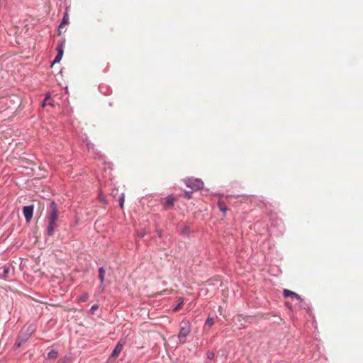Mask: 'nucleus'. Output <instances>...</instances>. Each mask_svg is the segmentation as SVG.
I'll list each match as a JSON object with an SVG mask.
<instances>
[{"mask_svg":"<svg viewBox=\"0 0 363 363\" xmlns=\"http://www.w3.org/2000/svg\"><path fill=\"white\" fill-rule=\"evenodd\" d=\"M58 216L59 211L57 209V204L55 201H52L50 203L45 218L46 222L48 223L47 235L48 236H52L54 234L55 229L57 228V224L56 221L58 218Z\"/></svg>","mask_w":363,"mask_h":363,"instance_id":"f257e3e1","label":"nucleus"},{"mask_svg":"<svg viewBox=\"0 0 363 363\" xmlns=\"http://www.w3.org/2000/svg\"><path fill=\"white\" fill-rule=\"evenodd\" d=\"M185 184L193 190H199L203 186V182L200 179L188 178L185 179Z\"/></svg>","mask_w":363,"mask_h":363,"instance_id":"f03ea898","label":"nucleus"},{"mask_svg":"<svg viewBox=\"0 0 363 363\" xmlns=\"http://www.w3.org/2000/svg\"><path fill=\"white\" fill-rule=\"evenodd\" d=\"M13 267L10 264H6L0 267V277L4 279H8L13 274Z\"/></svg>","mask_w":363,"mask_h":363,"instance_id":"7ed1b4c3","label":"nucleus"},{"mask_svg":"<svg viewBox=\"0 0 363 363\" xmlns=\"http://www.w3.org/2000/svg\"><path fill=\"white\" fill-rule=\"evenodd\" d=\"M191 332V327L188 323H184V325L181 326L179 333L178 335L179 340L181 343L186 342V338Z\"/></svg>","mask_w":363,"mask_h":363,"instance_id":"20e7f679","label":"nucleus"},{"mask_svg":"<svg viewBox=\"0 0 363 363\" xmlns=\"http://www.w3.org/2000/svg\"><path fill=\"white\" fill-rule=\"evenodd\" d=\"M34 206L33 205L26 206L23 208V213L27 222H29L33 215Z\"/></svg>","mask_w":363,"mask_h":363,"instance_id":"39448f33","label":"nucleus"},{"mask_svg":"<svg viewBox=\"0 0 363 363\" xmlns=\"http://www.w3.org/2000/svg\"><path fill=\"white\" fill-rule=\"evenodd\" d=\"M69 23V13L68 10L66 9V11L63 15L62 19L61 21V23L58 27V33L59 35H60L62 32V29L65 26H67Z\"/></svg>","mask_w":363,"mask_h":363,"instance_id":"423d86ee","label":"nucleus"},{"mask_svg":"<svg viewBox=\"0 0 363 363\" xmlns=\"http://www.w3.org/2000/svg\"><path fill=\"white\" fill-rule=\"evenodd\" d=\"M164 200L165 201L164 206L166 210H168L169 208L172 207L175 201V199L172 195H169L168 196L164 198Z\"/></svg>","mask_w":363,"mask_h":363,"instance_id":"0eeeda50","label":"nucleus"},{"mask_svg":"<svg viewBox=\"0 0 363 363\" xmlns=\"http://www.w3.org/2000/svg\"><path fill=\"white\" fill-rule=\"evenodd\" d=\"M283 294H284V297H286V298H287V297L296 298V299H298L299 301H302V298L298 294H296L294 291H291L289 289H284L283 291Z\"/></svg>","mask_w":363,"mask_h":363,"instance_id":"6e6552de","label":"nucleus"},{"mask_svg":"<svg viewBox=\"0 0 363 363\" xmlns=\"http://www.w3.org/2000/svg\"><path fill=\"white\" fill-rule=\"evenodd\" d=\"M123 347V343L121 342V341L118 342L111 353V357H117L118 355V354L121 352Z\"/></svg>","mask_w":363,"mask_h":363,"instance_id":"1a4fd4ad","label":"nucleus"},{"mask_svg":"<svg viewBox=\"0 0 363 363\" xmlns=\"http://www.w3.org/2000/svg\"><path fill=\"white\" fill-rule=\"evenodd\" d=\"M36 326L35 324H30L28 325L26 328L23 329V330L26 333V337H30L33 333L35 331Z\"/></svg>","mask_w":363,"mask_h":363,"instance_id":"9d476101","label":"nucleus"},{"mask_svg":"<svg viewBox=\"0 0 363 363\" xmlns=\"http://www.w3.org/2000/svg\"><path fill=\"white\" fill-rule=\"evenodd\" d=\"M105 269L103 267H99V279L101 284H104L105 281Z\"/></svg>","mask_w":363,"mask_h":363,"instance_id":"9b49d317","label":"nucleus"},{"mask_svg":"<svg viewBox=\"0 0 363 363\" xmlns=\"http://www.w3.org/2000/svg\"><path fill=\"white\" fill-rule=\"evenodd\" d=\"M58 356V352L55 350H50L48 354V358L49 359H56Z\"/></svg>","mask_w":363,"mask_h":363,"instance_id":"f8f14e48","label":"nucleus"},{"mask_svg":"<svg viewBox=\"0 0 363 363\" xmlns=\"http://www.w3.org/2000/svg\"><path fill=\"white\" fill-rule=\"evenodd\" d=\"M56 51L57 52V55H62L63 56V43H58L57 47H56Z\"/></svg>","mask_w":363,"mask_h":363,"instance_id":"ddd939ff","label":"nucleus"},{"mask_svg":"<svg viewBox=\"0 0 363 363\" xmlns=\"http://www.w3.org/2000/svg\"><path fill=\"white\" fill-rule=\"evenodd\" d=\"M218 204L220 211L224 213H226L228 208L226 207L225 203L223 201H219Z\"/></svg>","mask_w":363,"mask_h":363,"instance_id":"4468645a","label":"nucleus"},{"mask_svg":"<svg viewBox=\"0 0 363 363\" xmlns=\"http://www.w3.org/2000/svg\"><path fill=\"white\" fill-rule=\"evenodd\" d=\"M215 323V319L213 318L208 317L205 323V325L211 327Z\"/></svg>","mask_w":363,"mask_h":363,"instance_id":"2eb2a0df","label":"nucleus"},{"mask_svg":"<svg viewBox=\"0 0 363 363\" xmlns=\"http://www.w3.org/2000/svg\"><path fill=\"white\" fill-rule=\"evenodd\" d=\"M183 303H184V298H181V302L179 303L177 306H175L173 308V311L174 312H177L178 311H179L180 308H181V306H182Z\"/></svg>","mask_w":363,"mask_h":363,"instance_id":"dca6fc26","label":"nucleus"},{"mask_svg":"<svg viewBox=\"0 0 363 363\" xmlns=\"http://www.w3.org/2000/svg\"><path fill=\"white\" fill-rule=\"evenodd\" d=\"M22 338L23 342H26L30 337H26V333L23 330L22 333L18 336Z\"/></svg>","mask_w":363,"mask_h":363,"instance_id":"f3484780","label":"nucleus"},{"mask_svg":"<svg viewBox=\"0 0 363 363\" xmlns=\"http://www.w3.org/2000/svg\"><path fill=\"white\" fill-rule=\"evenodd\" d=\"M25 342L22 341V338L18 337L16 341L15 345L17 347H20Z\"/></svg>","mask_w":363,"mask_h":363,"instance_id":"a211bd4d","label":"nucleus"},{"mask_svg":"<svg viewBox=\"0 0 363 363\" xmlns=\"http://www.w3.org/2000/svg\"><path fill=\"white\" fill-rule=\"evenodd\" d=\"M88 297L89 294L87 293H84L79 297V301L81 302L84 301L87 299Z\"/></svg>","mask_w":363,"mask_h":363,"instance_id":"6ab92c4d","label":"nucleus"},{"mask_svg":"<svg viewBox=\"0 0 363 363\" xmlns=\"http://www.w3.org/2000/svg\"><path fill=\"white\" fill-rule=\"evenodd\" d=\"M183 196L187 199H190L192 197V192L191 191H185L184 193Z\"/></svg>","mask_w":363,"mask_h":363,"instance_id":"aec40b11","label":"nucleus"},{"mask_svg":"<svg viewBox=\"0 0 363 363\" xmlns=\"http://www.w3.org/2000/svg\"><path fill=\"white\" fill-rule=\"evenodd\" d=\"M62 58V55H57L54 59V61L52 62V64H55V63H58L61 61Z\"/></svg>","mask_w":363,"mask_h":363,"instance_id":"412c9836","label":"nucleus"},{"mask_svg":"<svg viewBox=\"0 0 363 363\" xmlns=\"http://www.w3.org/2000/svg\"><path fill=\"white\" fill-rule=\"evenodd\" d=\"M119 204H120L121 208L123 207V204H124V194H122L119 198Z\"/></svg>","mask_w":363,"mask_h":363,"instance_id":"4be33fe9","label":"nucleus"},{"mask_svg":"<svg viewBox=\"0 0 363 363\" xmlns=\"http://www.w3.org/2000/svg\"><path fill=\"white\" fill-rule=\"evenodd\" d=\"M214 353L213 352H207V358L209 359V360H211L214 358Z\"/></svg>","mask_w":363,"mask_h":363,"instance_id":"5701e85b","label":"nucleus"},{"mask_svg":"<svg viewBox=\"0 0 363 363\" xmlns=\"http://www.w3.org/2000/svg\"><path fill=\"white\" fill-rule=\"evenodd\" d=\"M50 99V97L48 94L46 95L44 102L43 103L42 106H45L47 104V102Z\"/></svg>","mask_w":363,"mask_h":363,"instance_id":"b1692460","label":"nucleus"},{"mask_svg":"<svg viewBox=\"0 0 363 363\" xmlns=\"http://www.w3.org/2000/svg\"><path fill=\"white\" fill-rule=\"evenodd\" d=\"M145 234H146L145 231H141V232L137 233L138 237L141 238H143L145 235Z\"/></svg>","mask_w":363,"mask_h":363,"instance_id":"393cba45","label":"nucleus"},{"mask_svg":"<svg viewBox=\"0 0 363 363\" xmlns=\"http://www.w3.org/2000/svg\"><path fill=\"white\" fill-rule=\"evenodd\" d=\"M69 358L65 357L64 359H60L57 363H67Z\"/></svg>","mask_w":363,"mask_h":363,"instance_id":"a878e982","label":"nucleus"},{"mask_svg":"<svg viewBox=\"0 0 363 363\" xmlns=\"http://www.w3.org/2000/svg\"><path fill=\"white\" fill-rule=\"evenodd\" d=\"M86 147L89 149V150H90L91 149H94V145L90 143H86Z\"/></svg>","mask_w":363,"mask_h":363,"instance_id":"bb28decb","label":"nucleus"},{"mask_svg":"<svg viewBox=\"0 0 363 363\" xmlns=\"http://www.w3.org/2000/svg\"><path fill=\"white\" fill-rule=\"evenodd\" d=\"M99 289L100 292H103L104 291L105 286H104V284L101 283V285L99 286Z\"/></svg>","mask_w":363,"mask_h":363,"instance_id":"cd10ccee","label":"nucleus"},{"mask_svg":"<svg viewBox=\"0 0 363 363\" xmlns=\"http://www.w3.org/2000/svg\"><path fill=\"white\" fill-rule=\"evenodd\" d=\"M98 308V306L96 304H94L91 307V311L92 312H94L95 310H96Z\"/></svg>","mask_w":363,"mask_h":363,"instance_id":"c85d7f7f","label":"nucleus"},{"mask_svg":"<svg viewBox=\"0 0 363 363\" xmlns=\"http://www.w3.org/2000/svg\"><path fill=\"white\" fill-rule=\"evenodd\" d=\"M188 230H189V229H188V228H187V227H184V229L182 230V233H184V234L187 233Z\"/></svg>","mask_w":363,"mask_h":363,"instance_id":"c756f323","label":"nucleus"},{"mask_svg":"<svg viewBox=\"0 0 363 363\" xmlns=\"http://www.w3.org/2000/svg\"><path fill=\"white\" fill-rule=\"evenodd\" d=\"M181 298H182L181 297L178 298V301H179V303H180V302H181Z\"/></svg>","mask_w":363,"mask_h":363,"instance_id":"7c9ffc66","label":"nucleus"},{"mask_svg":"<svg viewBox=\"0 0 363 363\" xmlns=\"http://www.w3.org/2000/svg\"><path fill=\"white\" fill-rule=\"evenodd\" d=\"M286 306H287L288 307H291V306H290V304H289L288 303H286Z\"/></svg>","mask_w":363,"mask_h":363,"instance_id":"2f4dec72","label":"nucleus"}]
</instances>
